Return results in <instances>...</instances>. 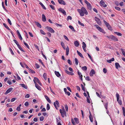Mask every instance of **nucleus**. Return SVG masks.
Listing matches in <instances>:
<instances>
[{
    "label": "nucleus",
    "mask_w": 125,
    "mask_h": 125,
    "mask_svg": "<svg viewBox=\"0 0 125 125\" xmlns=\"http://www.w3.org/2000/svg\"><path fill=\"white\" fill-rule=\"evenodd\" d=\"M50 107L49 104H48L47 105L46 109L47 110H49L50 109Z\"/></svg>",
    "instance_id": "44"
},
{
    "label": "nucleus",
    "mask_w": 125,
    "mask_h": 125,
    "mask_svg": "<svg viewBox=\"0 0 125 125\" xmlns=\"http://www.w3.org/2000/svg\"><path fill=\"white\" fill-rule=\"evenodd\" d=\"M103 21L104 23V24L106 25V27L107 26H109V25H110L106 21L104 20Z\"/></svg>",
    "instance_id": "36"
},
{
    "label": "nucleus",
    "mask_w": 125,
    "mask_h": 125,
    "mask_svg": "<svg viewBox=\"0 0 125 125\" xmlns=\"http://www.w3.org/2000/svg\"><path fill=\"white\" fill-rule=\"evenodd\" d=\"M33 81L35 84H37V82L40 85H41L42 83L40 82L39 80L37 77H35L33 79Z\"/></svg>",
    "instance_id": "6"
},
{
    "label": "nucleus",
    "mask_w": 125,
    "mask_h": 125,
    "mask_svg": "<svg viewBox=\"0 0 125 125\" xmlns=\"http://www.w3.org/2000/svg\"><path fill=\"white\" fill-rule=\"evenodd\" d=\"M60 112L61 114L62 117H64L66 115V112L63 107H62V109H60Z\"/></svg>",
    "instance_id": "3"
},
{
    "label": "nucleus",
    "mask_w": 125,
    "mask_h": 125,
    "mask_svg": "<svg viewBox=\"0 0 125 125\" xmlns=\"http://www.w3.org/2000/svg\"><path fill=\"white\" fill-rule=\"evenodd\" d=\"M42 20L43 22H44L46 21L45 16L44 14L42 15Z\"/></svg>",
    "instance_id": "19"
},
{
    "label": "nucleus",
    "mask_w": 125,
    "mask_h": 125,
    "mask_svg": "<svg viewBox=\"0 0 125 125\" xmlns=\"http://www.w3.org/2000/svg\"><path fill=\"white\" fill-rule=\"evenodd\" d=\"M55 74L58 77H59L61 76V74L58 72L55 71L54 72Z\"/></svg>",
    "instance_id": "22"
},
{
    "label": "nucleus",
    "mask_w": 125,
    "mask_h": 125,
    "mask_svg": "<svg viewBox=\"0 0 125 125\" xmlns=\"http://www.w3.org/2000/svg\"><path fill=\"white\" fill-rule=\"evenodd\" d=\"M71 121L73 125H76L75 122L73 118L71 119Z\"/></svg>",
    "instance_id": "58"
},
{
    "label": "nucleus",
    "mask_w": 125,
    "mask_h": 125,
    "mask_svg": "<svg viewBox=\"0 0 125 125\" xmlns=\"http://www.w3.org/2000/svg\"><path fill=\"white\" fill-rule=\"evenodd\" d=\"M81 86L82 87V90H83L84 92H85V89H84V88L83 85V84H81Z\"/></svg>",
    "instance_id": "57"
},
{
    "label": "nucleus",
    "mask_w": 125,
    "mask_h": 125,
    "mask_svg": "<svg viewBox=\"0 0 125 125\" xmlns=\"http://www.w3.org/2000/svg\"><path fill=\"white\" fill-rule=\"evenodd\" d=\"M36 23L38 27H39L40 28H41L42 26L38 22H36Z\"/></svg>",
    "instance_id": "34"
},
{
    "label": "nucleus",
    "mask_w": 125,
    "mask_h": 125,
    "mask_svg": "<svg viewBox=\"0 0 125 125\" xmlns=\"http://www.w3.org/2000/svg\"><path fill=\"white\" fill-rule=\"evenodd\" d=\"M74 44L77 47H78L79 45V43L77 41H75L74 42Z\"/></svg>",
    "instance_id": "20"
},
{
    "label": "nucleus",
    "mask_w": 125,
    "mask_h": 125,
    "mask_svg": "<svg viewBox=\"0 0 125 125\" xmlns=\"http://www.w3.org/2000/svg\"><path fill=\"white\" fill-rule=\"evenodd\" d=\"M114 33L118 36H121L122 35L121 33L117 32H115Z\"/></svg>",
    "instance_id": "33"
},
{
    "label": "nucleus",
    "mask_w": 125,
    "mask_h": 125,
    "mask_svg": "<svg viewBox=\"0 0 125 125\" xmlns=\"http://www.w3.org/2000/svg\"><path fill=\"white\" fill-rule=\"evenodd\" d=\"M23 43L27 47V48L28 49H29V47L28 44H27L24 41H23Z\"/></svg>",
    "instance_id": "39"
},
{
    "label": "nucleus",
    "mask_w": 125,
    "mask_h": 125,
    "mask_svg": "<svg viewBox=\"0 0 125 125\" xmlns=\"http://www.w3.org/2000/svg\"><path fill=\"white\" fill-rule=\"evenodd\" d=\"M45 97L47 101L50 103H51V101L49 98L46 95H45L44 96Z\"/></svg>",
    "instance_id": "18"
},
{
    "label": "nucleus",
    "mask_w": 125,
    "mask_h": 125,
    "mask_svg": "<svg viewBox=\"0 0 125 125\" xmlns=\"http://www.w3.org/2000/svg\"><path fill=\"white\" fill-rule=\"evenodd\" d=\"M114 58H112L111 59L107 60V62L109 63H111L112 61H114Z\"/></svg>",
    "instance_id": "29"
},
{
    "label": "nucleus",
    "mask_w": 125,
    "mask_h": 125,
    "mask_svg": "<svg viewBox=\"0 0 125 125\" xmlns=\"http://www.w3.org/2000/svg\"><path fill=\"white\" fill-rule=\"evenodd\" d=\"M7 21H8V23H9L10 25H11L12 23H11V21L8 18L7 19Z\"/></svg>",
    "instance_id": "61"
},
{
    "label": "nucleus",
    "mask_w": 125,
    "mask_h": 125,
    "mask_svg": "<svg viewBox=\"0 0 125 125\" xmlns=\"http://www.w3.org/2000/svg\"><path fill=\"white\" fill-rule=\"evenodd\" d=\"M40 32L42 34L45 35L46 34L42 30H40Z\"/></svg>",
    "instance_id": "49"
},
{
    "label": "nucleus",
    "mask_w": 125,
    "mask_h": 125,
    "mask_svg": "<svg viewBox=\"0 0 125 125\" xmlns=\"http://www.w3.org/2000/svg\"><path fill=\"white\" fill-rule=\"evenodd\" d=\"M2 6L3 7V9H4V10L6 11H7V10H6V8H5L4 7L3 2H2Z\"/></svg>",
    "instance_id": "46"
},
{
    "label": "nucleus",
    "mask_w": 125,
    "mask_h": 125,
    "mask_svg": "<svg viewBox=\"0 0 125 125\" xmlns=\"http://www.w3.org/2000/svg\"><path fill=\"white\" fill-rule=\"evenodd\" d=\"M13 89V88L12 87H10L7 90L6 92L4 94L5 95L7 94L8 93H10Z\"/></svg>",
    "instance_id": "13"
},
{
    "label": "nucleus",
    "mask_w": 125,
    "mask_h": 125,
    "mask_svg": "<svg viewBox=\"0 0 125 125\" xmlns=\"http://www.w3.org/2000/svg\"><path fill=\"white\" fill-rule=\"evenodd\" d=\"M78 23L80 25L82 26H84V25L80 21H78Z\"/></svg>",
    "instance_id": "42"
},
{
    "label": "nucleus",
    "mask_w": 125,
    "mask_h": 125,
    "mask_svg": "<svg viewBox=\"0 0 125 125\" xmlns=\"http://www.w3.org/2000/svg\"><path fill=\"white\" fill-rule=\"evenodd\" d=\"M95 72L94 71L93 69H92L90 73V76L92 77L93 76V75L95 74Z\"/></svg>",
    "instance_id": "14"
},
{
    "label": "nucleus",
    "mask_w": 125,
    "mask_h": 125,
    "mask_svg": "<svg viewBox=\"0 0 125 125\" xmlns=\"http://www.w3.org/2000/svg\"><path fill=\"white\" fill-rule=\"evenodd\" d=\"M69 49L68 46L66 48V55L68 56L69 54Z\"/></svg>",
    "instance_id": "23"
},
{
    "label": "nucleus",
    "mask_w": 125,
    "mask_h": 125,
    "mask_svg": "<svg viewBox=\"0 0 125 125\" xmlns=\"http://www.w3.org/2000/svg\"><path fill=\"white\" fill-rule=\"evenodd\" d=\"M59 3L63 5H65L66 3L63 0H58Z\"/></svg>",
    "instance_id": "16"
},
{
    "label": "nucleus",
    "mask_w": 125,
    "mask_h": 125,
    "mask_svg": "<svg viewBox=\"0 0 125 125\" xmlns=\"http://www.w3.org/2000/svg\"><path fill=\"white\" fill-rule=\"evenodd\" d=\"M77 11L79 13L81 16H83L84 14L86 15H87L88 14L87 10L84 7H82L81 9H78Z\"/></svg>",
    "instance_id": "1"
},
{
    "label": "nucleus",
    "mask_w": 125,
    "mask_h": 125,
    "mask_svg": "<svg viewBox=\"0 0 125 125\" xmlns=\"http://www.w3.org/2000/svg\"><path fill=\"white\" fill-rule=\"evenodd\" d=\"M54 24L57 26V27H62V25L61 24H58L57 23H55Z\"/></svg>",
    "instance_id": "48"
},
{
    "label": "nucleus",
    "mask_w": 125,
    "mask_h": 125,
    "mask_svg": "<svg viewBox=\"0 0 125 125\" xmlns=\"http://www.w3.org/2000/svg\"><path fill=\"white\" fill-rule=\"evenodd\" d=\"M61 45L62 46V47L64 49H65V47L64 43L62 42H61Z\"/></svg>",
    "instance_id": "41"
},
{
    "label": "nucleus",
    "mask_w": 125,
    "mask_h": 125,
    "mask_svg": "<svg viewBox=\"0 0 125 125\" xmlns=\"http://www.w3.org/2000/svg\"><path fill=\"white\" fill-rule=\"evenodd\" d=\"M121 50L123 55L125 57V52H124L123 49H121Z\"/></svg>",
    "instance_id": "56"
},
{
    "label": "nucleus",
    "mask_w": 125,
    "mask_h": 125,
    "mask_svg": "<svg viewBox=\"0 0 125 125\" xmlns=\"http://www.w3.org/2000/svg\"><path fill=\"white\" fill-rule=\"evenodd\" d=\"M58 10L59 11H60L65 15H66V13L65 11L62 8H60L58 9Z\"/></svg>",
    "instance_id": "12"
},
{
    "label": "nucleus",
    "mask_w": 125,
    "mask_h": 125,
    "mask_svg": "<svg viewBox=\"0 0 125 125\" xmlns=\"http://www.w3.org/2000/svg\"><path fill=\"white\" fill-rule=\"evenodd\" d=\"M103 72L105 73L107 72V70L105 68H104L103 69Z\"/></svg>",
    "instance_id": "62"
},
{
    "label": "nucleus",
    "mask_w": 125,
    "mask_h": 125,
    "mask_svg": "<svg viewBox=\"0 0 125 125\" xmlns=\"http://www.w3.org/2000/svg\"><path fill=\"white\" fill-rule=\"evenodd\" d=\"M94 26L100 32L104 34L105 33V32L104 30L100 27L97 24L95 25Z\"/></svg>",
    "instance_id": "4"
},
{
    "label": "nucleus",
    "mask_w": 125,
    "mask_h": 125,
    "mask_svg": "<svg viewBox=\"0 0 125 125\" xmlns=\"http://www.w3.org/2000/svg\"><path fill=\"white\" fill-rule=\"evenodd\" d=\"M108 102H106V103H105L104 104V106H105L106 109H107V106H108Z\"/></svg>",
    "instance_id": "40"
},
{
    "label": "nucleus",
    "mask_w": 125,
    "mask_h": 125,
    "mask_svg": "<svg viewBox=\"0 0 125 125\" xmlns=\"http://www.w3.org/2000/svg\"><path fill=\"white\" fill-rule=\"evenodd\" d=\"M9 49L10 51V52L11 53V54H12V55H14V52H13L12 49L11 48H9Z\"/></svg>",
    "instance_id": "50"
},
{
    "label": "nucleus",
    "mask_w": 125,
    "mask_h": 125,
    "mask_svg": "<svg viewBox=\"0 0 125 125\" xmlns=\"http://www.w3.org/2000/svg\"><path fill=\"white\" fill-rule=\"evenodd\" d=\"M28 70L31 73H35V71L33 70H31L30 68H29Z\"/></svg>",
    "instance_id": "35"
},
{
    "label": "nucleus",
    "mask_w": 125,
    "mask_h": 125,
    "mask_svg": "<svg viewBox=\"0 0 125 125\" xmlns=\"http://www.w3.org/2000/svg\"><path fill=\"white\" fill-rule=\"evenodd\" d=\"M74 120L76 123L78 124L79 123V121L78 119L76 118H74Z\"/></svg>",
    "instance_id": "31"
},
{
    "label": "nucleus",
    "mask_w": 125,
    "mask_h": 125,
    "mask_svg": "<svg viewBox=\"0 0 125 125\" xmlns=\"http://www.w3.org/2000/svg\"><path fill=\"white\" fill-rule=\"evenodd\" d=\"M107 27L108 28V29L109 30L111 31H112V27L110 25H109V26H107Z\"/></svg>",
    "instance_id": "47"
},
{
    "label": "nucleus",
    "mask_w": 125,
    "mask_h": 125,
    "mask_svg": "<svg viewBox=\"0 0 125 125\" xmlns=\"http://www.w3.org/2000/svg\"><path fill=\"white\" fill-rule=\"evenodd\" d=\"M77 52L78 54L82 58H83V56L82 55V54L79 52L77 50Z\"/></svg>",
    "instance_id": "27"
},
{
    "label": "nucleus",
    "mask_w": 125,
    "mask_h": 125,
    "mask_svg": "<svg viewBox=\"0 0 125 125\" xmlns=\"http://www.w3.org/2000/svg\"><path fill=\"white\" fill-rule=\"evenodd\" d=\"M82 69L83 70L85 71L87 70V67L86 66H83L82 67Z\"/></svg>",
    "instance_id": "38"
},
{
    "label": "nucleus",
    "mask_w": 125,
    "mask_h": 125,
    "mask_svg": "<svg viewBox=\"0 0 125 125\" xmlns=\"http://www.w3.org/2000/svg\"><path fill=\"white\" fill-rule=\"evenodd\" d=\"M13 41L17 45L18 47L20 45L19 44V42L15 40H13Z\"/></svg>",
    "instance_id": "30"
},
{
    "label": "nucleus",
    "mask_w": 125,
    "mask_h": 125,
    "mask_svg": "<svg viewBox=\"0 0 125 125\" xmlns=\"http://www.w3.org/2000/svg\"><path fill=\"white\" fill-rule=\"evenodd\" d=\"M75 64L76 65H78V60L76 58H75Z\"/></svg>",
    "instance_id": "43"
},
{
    "label": "nucleus",
    "mask_w": 125,
    "mask_h": 125,
    "mask_svg": "<svg viewBox=\"0 0 125 125\" xmlns=\"http://www.w3.org/2000/svg\"><path fill=\"white\" fill-rule=\"evenodd\" d=\"M83 46L82 47L83 49L85 48L86 46V45L85 43L84 42H83L82 43Z\"/></svg>",
    "instance_id": "37"
},
{
    "label": "nucleus",
    "mask_w": 125,
    "mask_h": 125,
    "mask_svg": "<svg viewBox=\"0 0 125 125\" xmlns=\"http://www.w3.org/2000/svg\"><path fill=\"white\" fill-rule=\"evenodd\" d=\"M122 109L123 111V115L125 116V109L124 107H122Z\"/></svg>",
    "instance_id": "51"
},
{
    "label": "nucleus",
    "mask_w": 125,
    "mask_h": 125,
    "mask_svg": "<svg viewBox=\"0 0 125 125\" xmlns=\"http://www.w3.org/2000/svg\"><path fill=\"white\" fill-rule=\"evenodd\" d=\"M20 85L22 86L25 89H27V86H26V85L23 84H20Z\"/></svg>",
    "instance_id": "26"
},
{
    "label": "nucleus",
    "mask_w": 125,
    "mask_h": 125,
    "mask_svg": "<svg viewBox=\"0 0 125 125\" xmlns=\"http://www.w3.org/2000/svg\"><path fill=\"white\" fill-rule=\"evenodd\" d=\"M43 76L45 80H47V77H46V73H44L43 74Z\"/></svg>",
    "instance_id": "52"
},
{
    "label": "nucleus",
    "mask_w": 125,
    "mask_h": 125,
    "mask_svg": "<svg viewBox=\"0 0 125 125\" xmlns=\"http://www.w3.org/2000/svg\"><path fill=\"white\" fill-rule=\"evenodd\" d=\"M18 48L21 51L24 52V51L23 50L22 48L21 47V46L20 45L19 46H18Z\"/></svg>",
    "instance_id": "55"
},
{
    "label": "nucleus",
    "mask_w": 125,
    "mask_h": 125,
    "mask_svg": "<svg viewBox=\"0 0 125 125\" xmlns=\"http://www.w3.org/2000/svg\"><path fill=\"white\" fill-rule=\"evenodd\" d=\"M116 95L117 101H118V103L120 105H121L122 104V102L121 100H119V94L118 93H116Z\"/></svg>",
    "instance_id": "7"
},
{
    "label": "nucleus",
    "mask_w": 125,
    "mask_h": 125,
    "mask_svg": "<svg viewBox=\"0 0 125 125\" xmlns=\"http://www.w3.org/2000/svg\"><path fill=\"white\" fill-rule=\"evenodd\" d=\"M85 79L86 80H87L88 81H90V79L89 76H87L85 78Z\"/></svg>",
    "instance_id": "63"
},
{
    "label": "nucleus",
    "mask_w": 125,
    "mask_h": 125,
    "mask_svg": "<svg viewBox=\"0 0 125 125\" xmlns=\"http://www.w3.org/2000/svg\"><path fill=\"white\" fill-rule=\"evenodd\" d=\"M53 104L55 108L56 109L58 110V107H59V103L58 101H57L56 100L55 102H54V103Z\"/></svg>",
    "instance_id": "9"
},
{
    "label": "nucleus",
    "mask_w": 125,
    "mask_h": 125,
    "mask_svg": "<svg viewBox=\"0 0 125 125\" xmlns=\"http://www.w3.org/2000/svg\"><path fill=\"white\" fill-rule=\"evenodd\" d=\"M115 68L116 69H118V68L120 67V66L119 63L118 62H116L115 63Z\"/></svg>",
    "instance_id": "21"
},
{
    "label": "nucleus",
    "mask_w": 125,
    "mask_h": 125,
    "mask_svg": "<svg viewBox=\"0 0 125 125\" xmlns=\"http://www.w3.org/2000/svg\"><path fill=\"white\" fill-rule=\"evenodd\" d=\"M89 118L91 122H92L93 121V118L92 115H90L89 116Z\"/></svg>",
    "instance_id": "28"
},
{
    "label": "nucleus",
    "mask_w": 125,
    "mask_h": 125,
    "mask_svg": "<svg viewBox=\"0 0 125 125\" xmlns=\"http://www.w3.org/2000/svg\"><path fill=\"white\" fill-rule=\"evenodd\" d=\"M3 25L5 27L6 29H8L9 31H11L10 29V28L6 24H5V23H3Z\"/></svg>",
    "instance_id": "24"
},
{
    "label": "nucleus",
    "mask_w": 125,
    "mask_h": 125,
    "mask_svg": "<svg viewBox=\"0 0 125 125\" xmlns=\"http://www.w3.org/2000/svg\"><path fill=\"white\" fill-rule=\"evenodd\" d=\"M69 27L70 28L72 29L73 31H75V30L72 26L71 25H70Z\"/></svg>",
    "instance_id": "45"
},
{
    "label": "nucleus",
    "mask_w": 125,
    "mask_h": 125,
    "mask_svg": "<svg viewBox=\"0 0 125 125\" xmlns=\"http://www.w3.org/2000/svg\"><path fill=\"white\" fill-rule=\"evenodd\" d=\"M85 3L87 4V9L90 10L92 9V6L90 3L86 0H84Z\"/></svg>",
    "instance_id": "5"
},
{
    "label": "nucleus",
    "mask_w": 125,
    "mask_h": 125,
    "mask_svg": "<svg viewBox=\"0 0 125 125\" xmlns=\"http://www.w3.org/2000/svg\"><path fill=\"white\" fill-rule=\"evenodd\" d=\"M78 74V75L79 76V78L82 81L83 80L82 79V77L83 76L82 75L81 73L79 72V71H78L77 72Z\"/></svg>",
    "instance_id": "17"
},
{
    "label": "nucleus",
    "mask_w": 125,
    "mask_h": 125,
    "mask_svg": "<svg viewBox=\"0 0 125 125\" xmlns=\"http://www.w3.org/2000/svg\"><path fill=\"white\" fill-rule=\"evenodd\" d=\"M100 3V6H103L104 7H107V5L105 4V2L103 0H101Z\"/></svg>",
    "instance_id": "11"
},
{
    "label": "nucleus",
    "mask_w": 125,
    "mask_h": 125,
    "mask_svg": "<svg viewBox=\"0 0 125 125\" xmlns=\"http://www.w3.org/2000/svg\"><path fill=\"white\" fill-rule=\"evenodd\" d=\"M39 4L44 9H46V8L44 6V5H43V4L41 2H40L39 3Z\"/></svg>",
    "instance_id": "32"
},
{
    "label": "nucleus",
    "mask_w": 125,
    "mask_h": 125,
    "mask_svg": "<svg viewBox=\"0 0 125 125\" xmlns=\"http://www.w3.org/2000/svg\"><path fill=\"white\" fill-rule=\"evenodd\" d=\"M7 82L9 85H11L12 83L11 81L10 80L7 81Z\"/></svg>",
    "instance_id": "64"
},
{
    "label": "nucleus",
    "mask_w": 125,
    "mask_h": 125,
    "mask_svg": "<svg viewBox=\"0 0 125 125\" xmlns=\"http://www.w3.org/2000/svg\"><path fill=\"white\" fill-rule=\"evenodd\" d=\"M29 103L28 102H26L24 104V105L26 106H28L29 105Z\"/></svg>",
    "instance_id": "59"
},
{
    "label": "nucleus",
    "mask_w": 125,
    "mask_h": 125,
    "mask_svg": "<svg viewBox=\"0 0 125 125\" xmlns=\"http://www.w3.org/2000/svg\"><path fill=\"white\" fill-rule=\"evenodd\" d=\"M48 31L51 33H54L55 32L54 30L51 28L49 26H46L45 27Z\"/></svg>",
    "instance_id": "8"
},
{
    "label": "nucleus",
    "mask_w": 125,
    "mask_h": 125,
    "mask_svg": "<svg viewBox=\"0 0 125 125\" xmlns=\"http://www.w3.org/2000/svg\"><path fill=\"white\" fill-rule=\"evenodd\" d=\"M115 9L118 11H120L121 10L120 8L119 7H115Z\"/></svg>",
    "instance_id": "54"
},
{
    "label": "nucleus",
    "mask_w": 125,
    "mask_h": 125,
    "mask_svg": "<svg viewBox=\"0 0 125 125\" xmlns=\"http://www.w3.org/2000/svg\"><path fill=\"white\" fill-rule=\"evenodd\" d=\"M94 19L98 25H100L101 24V21L99 18H98L96 17H95Z\"/></svg>",
    "instance_id": "10"
},
{
    "label": "nucleus",
    "mask_w": 125,
    "mask_h": 125,
    "mask_svg": "<svg viewBox=\"0 0 125 125\" xmlns=\"http://www.w3.org/2000/svg\"><path fill=\"white\" fill-rule=\"evenodd\" d=\"M35 84V87L39 90H41V87L39 85L37 84Z\"/></svg>",
    "instance_id": "25"
},
{
    "label": "nucleus",
    "mask_w": 125,
    "mask_h": 125,
    "mask_svg": "<svg viewBox=\"0 0 125 125\" xmlns=\"http://www.w3.org/2000/svg\"><path fill=\"white\" fill-rule=\"evenodd\" d=\"M50 7L53 10H55V7L54 6H52V5H50Z\"/></svg>",
    "instance_id": "60"
},
{
    "label": "nucleus",
    "mask_w": 125,
    "mask_h": 125,
    "mask_svg": "<svg viewBox=\"0 0 125 125\" xmlns=\"http://www.w3.org/2000/svg\"><path fill=\"white\" fill-rule=\"evenodd\" d=\"M65 72L67 74L71 75H73L74 74L72 72H70L68 71V70H65Z\"/></svg>",
    "instance_id": "15"
},
{
    "label": "nucleus",
    "mask_w": 125,
    "mask_h": 125,
    "mask_svg": "<svg viewBox=\"0 0 125 125\" xmlns=\"http://www.w3.org/2000/svg\"><path fill=\"white\" fill-rule=\"evenodd\" d=\"M106 37L109 39V40H112L116 41H118V39L116 37H115L113 35L107 36Z\"/></svg>",
    "instance_id": "2"
},
{
    "label": "nucleus",
    "mask_w": 125,
    "mask_h": 125,
    "mask_svg": "<svg viewBox=\"0 0 125 125\" xmlns=\"http://www.w3.org/2000/svg\"><path fill=\"white\" fill-rule=\"evenodd\" d=\"M44 119V117L43 116H42L40 118V120L41 121H42Z\"/></svg>",
    "instance_id": "53"
}]
</instances>
